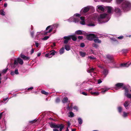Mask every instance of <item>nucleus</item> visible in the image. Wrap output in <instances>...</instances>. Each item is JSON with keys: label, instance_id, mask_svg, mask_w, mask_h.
<instances>
[{"label": "nucleus", "instance_id": "f257e3e1", "mask_svg": "<svg viewBox=\"0 0 131 131\" xmlns=\"http://www.w3.org/2000/svg\"><path fill=\"white\" fill-rule=\"evenodd\" d=\"M105 8L108 14L103 13L98 15L96 14L94 15L92 19L95 21L97 20L100 24L104 23L107 22L110 18V15L113 13V8L110 6H106Z\"/></svg>", "mask_w": 131, "mask_h": 131}, {"label": "nucleus", "instance_id": "f03ea898", "mask_svg": "<svg viewBox=\"0 0 131 131\" xmlns=\"http://www.w3.org/2000/svg\"><path fill=\"white\" fill-rule=\"evenodd\" d=\"M131 7L130 3L126 0H124L123 2V4L121 5L122 9L124 11L126 12L129 10Z\"/></svg>", "mask_w": 131, "mask_h": 131}, {"label": "nucleus", "instance_id": "7ed1b4c3", "mask_svg": "<svg viewBox=\"0 0 131 131\" xmlns=\"http://www.w3.org/2000/svg\"><path fill=\"white\" fill-rule=\"evenodd\" d=\"M59 25L57 24H54L53 25L49 26L47 27L46 29L47 31H44L43 34L44 35H46L48 33L50 32L54 29L58 27Z\"/></svg>", "mask_w": 131, "mask_h": 131}, {"label": "nucleus", "instance_id": "20e7f679", "mask_svg": "<svg viewBox=\"0 0 131 131\" xmlns=\"http://www.w3.org/2000/svg\"><path fill=\"white\" fill-rule=\"evenodd\" d=\"M18 63L22 65L23 63V61L22 59L19 58L16 59H15L14 61V64H11L12 68H15L16 66L18 65Z\"/></svg>", "mask_w": 131, "mask_h": 131}, {"label": "nucleus", "instance_id": "39448f33", "mask_svg": "<svg viewBox=\"0 0 131 131\" xmlns=\"http://www.w3.org/2000/svg\"><path fill=\"white\" fill-rule=\"evenodd\" d=\"M50 127L52 128H59L60 131H62L64 127V126L62 124H56L54 123H51L50 124Z\"/></svg>", "mask_w": 131, "mask_h": 131}, {"label": "nucleus", "instance_id": "423d86ee", "mask_svg": "<svg viewBox=\"0 0 131 131\" xmlns=\"http://www.w3.org/2000/svg\"><path fill=\"white\" fill-rule=\"evenodd\" d=\"M79 20V17H74L73 16L70 17L68 20L70 22H73L76 23L78 22Z\"/></svg>", "mask_w": 131, "mask_h": 131}, {"label": "nucleus", "instance_id": "0eeeda50", "mask_svg": "<svg viewBox=\"0 0 131 131\" xmlns=\"http://www.w3.org/2000/svg\"><path fill=\"white\" fill-rule=\"evenodd\" d=\"M56 52L54 50H52L49 53L46 54L45 56L46 57L50 58L52 57V56L54 55Z\"/></svg>", "mask_w": 131, "mask_h": 131}, {"label": "nucleus", "instance_id": "6e6552de", "mask_svg": "<svg viewBox=\"0 0 131 131\" xmlns=\"http://www.w3.org/2000/svg\"><path fill=\"white\" fill-rule=\"evenodd\" d=\"M86 36H87V39L90 40H92L93 38L96 37V36L93 34H86Z\"/></svg>", "mask_w": 131, "mask_h": 131}, {"label": "nucleus", "instance_id": "1a4fd4ad", "mask_svg": "<svg viewBox=\"0 0 131 131\" xmlns=\"http://www.w3.org/2000/svg\"><path fill=\"white\" fill-rule=\"evenodd\" d=\"M96 10L97 11L99 12L100 11H104L105 8L103 5H98L97 6Z\"/></svg>", "mask_w": 131, "mask_h": 131}, {"label": "nucleus", "instance_id": "9d476101", "mask_svg": "<svg viewBox=\"0 0 131 131\" xmlns=\"http://www.w3.org/2000/svg\"><path fill=\"white\" fill-rule=\"evenodd\" d=\"M115 15L117 17L120 16L121 14L120 9L118 8H116L115 10Z\"/></svg>", "mask_w": 131, "mask_h": 131}, {"label": "nucleus", "instance_id": "9b49d317", "mask_svg": "<svg viewBox=\"0 0 131 131\" xmlns=\"http://www.w3.org/2000/svg\"><path fill=\"white\" fill-rule=\"evenodd\" d=\"M86 25L90 27L94 26L95 25V23L92 19L88 20Z\"/></svg>", "mask_w": 131, "mask_h": 131}, {"label": "nucleus", "instance_id": "f8f14e48", "mask_svg": "<svg viewBox=\"0 0 131 131\" xmlns=\"http://www.w3.org/2000/svg\"><path fill=\"white\" fill-rule=\"evenodd\" d=\"M106 57L107 60V61H105L106 63L112 62L113 61V58L112 56L110 55H107L106 56Z\"/></svg>", "mask_w": 131, "mask_h": 131}, {"label": "nucleus", "instance_id": "ddd939ff", "mask_svg": "<svg viewBox=\"0 0 131 131\" xmlns=\"http://www.w3.org/2000/svg\"><path fill=\"white\" fill-rule=\"evenodd\" d=\"M94 69L93 68H92L90 69L88 71V72L89 73H91V75L92 76H95L96 75V73L94 72Z\"/></svg>", "mask_w": 131, "mask_h": 131}, {"label": "nucleus", "instance_id": "4468645a", "mask_svg": "<svg viewBox=\"0 0 131 131\" xmlns=\"http://www.w3.org/2000/svg\"><path fill=\"white\" fill-rule=\"evenodd\" d=\"M124 84L123 83H119L116 84L115 85L116 86L115 88L116 89H118L122 87H124L123 86Z\"/></svg>", "mask_w": 131, "mask_h": 131}, {"label": "nucleus", "instance_id": "2eb2a0df", "mask_svg": "<svg viewBox=\"0 0 131 131\" xmlns=\"http://www.w3.org/2000/svg\"><path fill=\"white\" fill-rule=\"evenodd\" d=\"M90 7L89 6L84 8L82 9L80 11L81 14H83V13H85L87 12L89 9Z\"/></svg>", "mask_w": 131, "mask_h": 131}, {"label": "nucleus", "instance_id": "dca6fc26", "mask_svg": "<svg viewBox=\"0 0 131 131\" xmlns=\"http://www.w3.org/2000/svg\"><path fill=\"white\" fill-rule=\"evenodd\" d=\"M124 106L126 109H127L129 108L130 105L128 101H126L124 104Z\"/></svg>", "mask_w": 131, "mask_h": 131}, {"label": "nucleus", "instance_id": "f3484780", "mask_svg": "<svg viewBox=\"0 0 131 131\" xmlns=\"http://www.w3.org/2000/svg\"><path fill=\"white\" fill-rule=\"evenodd\" d=\"M65 39L64 41V43L67 44L68 41L70 40V38L69 37V36H64L63 38Z\"/></svg>", "mask_w": 131, "mask_h": 131}, {"label": "nucleus", "instance_id": "a211bd4d", "mask_svg": "<svg viewBox=\"0 0 131 131\" xmlns=\"http://www.w3.org/2000/svg\"><path fill=\"white\" fill-rule=\"evenodd\" d=\"M125 95L126 97L128 98H131V94L128 93V91L127 89H125Z\"/></svg>", "mask_w": 131, "mask_h": 131}, {"label": "nucleus", "instance_id": "6ab92c4d", "mask_svg": "<svg viewBox=\"0 0 131 131\" xmlns=\"http://www.w3.org/2000/svg\"><path fill=\"white\" fill-rule=\"evenodd\" d=\"M131 64L128 62L125 63H122L120 65V67H128Z\"/></svg>", "mask_w": 131, "mask_h": 131}, {"label": "nucleus", "instance_id": "aec40b11", "mask_svg": "<svg viewBox=\"0 0 131 131\" xmlns=\"http://www.w3.org/2000/svg\"><path fill=\"white\" fill-rule=\"evenodd\" d=\"M75 33L78 35H82L85 34V32L81 30H78L76 31Z\"/></svg>", "mask_w": 131, "mask_h": 131}, {"label": "nucleus", "instance_id": "412c9836", "mask_svg": "<svg viewBox=\"0 0 131 131\" xmlns=\"http://www.w3.org/2000/svg\"><path fill=\"white\" fill-rule=\"evenodd\" d=\"M20 57L22 58L24 60H28L29 59V58L28 57H27L25 55L21 54L20 55Z\"/></svg>", "mask_w": 131, "mask_h": 131}, {"label": "nucleus", "instance_id": "4be33fe9", "mask_svg": "<svg viewBox=\"0 0 131 131\" xmlns=\"http://www.w3.org/2000/svg\"><path fill=\"white\" fill-rule=\"evenodd\" d=\"M108 73V70L107 69H104L102 71V74L105 76H106L107 74Z\"/></svg>", "mask_w": 131, "mask_h": 131}, {"label": "nucleus", "instance_id": "5701e85b", "mask_svg": "<svg viewBox=\"0 0 131 131\" xmlns=\"http://www.w3.org/2000/svg\"><path fill=\"white\" fill-rule=\"evenodd\" d=\"M80 19L81 20V21L80 22V23L82 25H85L84 18L83 17H81Z\"/></svg>", "mask_w": 131, "mask_h": 131}, {"label": "nucleus", "instance_id": "b1692460", "mask_svg": "<svg viewBox=\"0 0 131 131\" xmlns=\"http://www.w3.org/2000/svg\"><path fill=\"white\" fill-rule=\"evenodd\" d=\"M69 37L70 38V40L72 39L74 41H75L77 39V38L74 35H71L69 36Z\"/></svg>", "mask_w": 131, "mask_h": 131}, {"label": "nucleus", "instance_id": "393cba45", "mask_svg": "<svg viewBox=\"0 0 131 131\" xmlns=\"http://www.w3.org/2000/svg\"><path fill=\"white\" fill-rule=\"evenodd\" d=\"M64 48L63 47L61 48L59 51V53L60 54H63L64 52Z\"/></svg>", "mask_w": 131, "mask_h": 131}, {"label": "nucleus", "instance_id": "a878e982", "mask_svg": "<svg viewBox=\"0 0 131 131\" xmlns=\"http://www.w3.org/2000/svg\"><path fill=\"white\" fill-rule=\"evenodd\" d=\"M90 93L92 95L94 96L98 95L99 94V93L98 92H91Z\"/></svg>", "mask_w": 131, "mask_h": 131}, {"label": "nucleus", "instance_id": "bb28decb", "mask_svg": "<svg viewBox=\"0 0 131 131\" xmlns=\"http://www.w3.org/2000/svg\"><path fill=\"white\" fill-rule=\"evenodd\" d=\"M79 53L80 55L82 57H84L86 54V53L85 52H83L81 51Z\"/></svg>", "mask_w": 131, "mask_h": 131}, {"label": "nucleus", "instance_id": "cd10ccee", "mask_svg": "<svg viewBox=\"0 0 131 131\" xmlns=\"http://www.w3.org/2000/svg\"><path fill=\"white\" fill-rule=\"evenodd\" d=\"M65 48L66 50L67 51H69L70 49V47L68 45H65Z\"/></svg>", "mask_w": 131, "mask_h": 131}, {"label": "nucleus", "instance_id": "c85d7f7f", "mask_svg": "<svg viewBox=\"0 0 131 131\" xmlns=\"http://www.w3.org/2000/svg\"><path fill=\"white\" fill-rule=\"evenodd\" d=\"M78 121L79 124L80 125H81L82 124L83 121L81 118H78Z\"/></svg>", "mask_w": 131, "mask_h": 131}, {"label": "nucleus", "instance_id": "c756f323", "mask_svg": "<svg viewBox=\"0 0 131 131\" xmlns=\"http://www.w3.org/2000/svg\"><path fill=\"white\" fill-rule=\"evenodd\" d=\"M68 98L67 97H64L62 100V102L63 103H65L67 102L68 101Z\"/></svg>", "mask_w": 131, "mask_h": 131}, {"label": "nucleus", "instance_id": "7c9ffc66", "mask_svg": "<svg viewBox=\"0 0 131 131\" xmlns=\"http://www.w3.org/2000/svg\"><path fill=\"white\" fill-rule=\"evenodd\" d=\"M128 113L124 112H123V114L122 115V116L124 117H125L127 116Z\"/></svg>", "mask_w": 131, "mask_h": 131}, {"label": "nucleus", "instance_id": "2f4dec72", "mask_svg": "<svg viewBox=\"0 0 131 131\" xmlns=\"http://www.w3.org/2000/svg\"><path fill=\"white\" fill-rule=\"evenodd\" d=\"M94 41L96 43H101V40L98 39H94Z\"/></svg>", "mask_w": 131, "mask_h": 131}, {"label": "nucleus", "instance_id": "473e14b6", "mask_svg": "<svg viewBox=\"0 0 131 131\" xmlns=\"http://www.w3.org/2000/svg\"><path fill=\"white\" fill-rule=\"evenodd\" d=\"M69 115H68L70 117H72L74 116V114L73 113L71 112H70L69 113Z\"/></svg>", "mask_w": 131, "mask_h": 131}, {"label": "nucleus", "instance_id": "72a5a7b5", "mask_svg": "<svg viewBox=\"0 0 131 131\" xmlns=\"http://www.w3.org/2000/svg\"><path fill=\"white\" fill-rule=\"evenodd\" d=\"M118 110L119 113H121L122 112V108L121 107L119 106L118 107Z\"/></svg>", "mask_w": 131, "mask_h": 131}, {"label": "nucleus", "instance_id": "f704fd0d", "mask_svg": "<svg viewBox=\"0 0 131 131\" xmlns=\"http://www.w3.org/2000/svg\"><path fill=\"white\" fill-rule=\"evenodd\" d=\"M41 93L43 94H45L46 95L48 94V93L47 92H46L45 91L42 90L41 91Z\"/></svg>", "mask_w": 131, "mask_h": 131}, {"label": "nucleus", "instance_id": "c9c22d12", "mask_svg": "<svg viewBox=\"0 0 131 131\" xmlns=\"http://www.w3.org/2000/svg\"><path fill=\"white\" fill-rule=\"evenodd\" d=\"M67 109L69 111H71L72 110V106H71L70 107H69L68 105L67 107Z\"/></svg>", "mask_w": 131, "mask_h": 131}, {"label": "nucleus", "instance_id": "e433bc0d", "mask_svg": "<svg viewBox=\"0 0 131 131\" xmlns=\"http://www.w3.org/2000/svg\"><path fill=\"white\" fill-rule=\"evenodd\" d=\"M0 14L3 16L5 15V12L2 10H0Z\"/></svg>", "mask_w": 131, "mask_h": 131}, {"label": "nucleus", "instance_id": "4c0bfd02", "mask_svg": "<svg viewBox=\"0 0 131 131\" xmlns=\"http://www.w3.org/2000/svg\"><path fill=\"white\" fill-rule=\"evenodd\" d=\"M109 89V88H106L105 90L102 91L101 92V93H102L104 94Z\"/></svg>", "mask_w": 131, "mask_h": 131}, {"label": "nucleus", "instance_id": "58836bf2", "mask_svg": "<svg viewBox=\"0 0 131 131\" xmlns=\"http://www.w3.org/2000/svg\"><path fill=\"white\" fill-rule=\"evenodd\" d=\"M49 37V36H46L42 38V39L43 40H46Z\"/></svg>", "mask_w": 131, "mask_h": 131}, {"label": "nucleus", "instance_id": "ea45409f", "mask_svg": "<svg viewBox=\"0 0 131 131\" xmlns=\"http://www.w3.org/2000/svg\"><path fill=\"white\" fill-rule=\"evenodd\" d=\"M93 46L94 47L97 48L98 46V45L95 43H93Z\"/></svg>", "mask_w": 131, "mask_h": 131}, {"label": "nucleus", "instance_id": "a19ab883", "mask_svg": "<svg viewBox=\"0 0 131 131\" xmlns=\"http://www.w3.org/2000/svg\"><path fill=\"white\" fill-rule=\"evenodd\" d=\"M15 74H19V72L18 71V70L17 69H16L14 71Z\"/></svg>", "mask_w": 131, "mask_h": 131}, {"label": "nucleus", "instance_id": "79ce46f5", "mask_svg": "<svg viewBox=\"0 0 131 131\" xmlns=\"http://www.w3.org/2000/svg\"><path fill=\"white\" fill-rule=\"evenodd\" d=\"M43 32L42 31V32H37V34L36 35V38L39 37V36H38V35L39 34H40V33H42Z\"/></svg>", "mask_w": 131, "mask_h": 131}, {"label": "nucleus", "instance_id": "37998d69", "mask_svg": "<svg viewBox=\"0 0 131 131\" xmlns=\"http://www.w3.org/2000/svg\"><path fill=\"white\" fill-rule=\"evenodd\" d=\"M73 108L74 110H76V111H78V107L77 106H74L73 107Z\"/></svg>", "mask_w": 131, "mask_h": 131}, {"label": "nucleus", "instance_id": "c03bdc74", "mask_svg": "<svg viewBox=\"0 0 131 131\" xmlns=\"http://www.w3.org/2000/svg\"><path fill=\"white\" fill-rule=\"evenodd\" d=\"M80 16V14L77 13L74 14V17L75 16L76 17H79Z\"/></svg>", "mask_w": 131, "mask_h": 131}, {"label": "nucleus", "instance_id": "a18cd8bd", "mask_svg": "<svg viewBox=\"0 0 131 131\" xmlns=\"http://www.w3.org/2000/svg\"><path fill=\"white\" fill-rule=\"evenodd\" d=\"M7 70V69H4L3 70V72L4 73H6Z\"/></svg>", "mask_w": 131, "mask_h": 131}, {"label": "nucleus", "instance_id": "49530a36", "mask_svg": "<svg viewBox=\"0 0 131 131\" xmlns=\"http://www.w3.org/2000/svg\"><path fill=\"white\" fill-rule=\"evenodd\" d=\"M88 58L90 59H95V58L91 56H89L88 57Z\"/></svg>", "mask_w": 131, "mask_h": 131}, {"label": "nucleus", "instance_id": "de8ad7c7", "mask_svg": "<svg viewBox=\"0 0 131 131\" xmlns=\"http://www.w3.org/2000/svg\"><path fill=\"white\" fill-rule=\"evenodd\" d=\"M32 37H34V32L33 31L31 32L30 33Z\"/></svg>", "mask_w": 131, "mask_h": 131}, {"label": "nucleus", "instance_id": "09e8293b", "mask_svg": "<svg viewBox=\"0 0 131 131\" xmlns=\"http://www.w3.org/2000/svg\"><path fill=\"white\" fill-rule=\"evenodd\" d=\"M98 67L99 68H101L102 69H104V67L102 65H99L98 66Z\"/></svg>", "mask_w": 131, "mask_h": 131}, {"label": "nucleus", "instance_id": "8fccbe9b", "mask_svg": "<svg viewBox=\"0 0 131 131\" xmlns=\"http://www.w3.org/2000/svg\"><path fill=\"white\" fill-rule=\"evenodd\" d=\"M85 46V45L84 43H82L81 44L80 47H83Z\"/></svg>", "mask_w": 131, "mask_h": 131}, {"label": "nucleus", "instance_id": "3c124183", "mask_svg": "<svg viewBox=\"0 0 131 131\" xmlns=\"http://www.w3.org/2000/svg\"><path fill=\"white\" fill-rule=\"evenodd\" d=\"M78 39L79 40H81L83 39V37L82 36H79L78 37Z\"/></svg>", "mask_w": 131, "mask_h": 131}, {"label": "nucleus", "instance_id": "603ef678", "mask_svg": "<svg viewBox=\"0 0 131 131\" xmlns=\"http://www.w3.org/2000/svg\"><path fill=\"white\" fill-rule=\"evenodd\" d=\"M35 46H36V47H37L39 46V44L37 42H35Z\"/></svg>", "mask_w": 131, "mask_h": 131}, {"label": "nucleus", "instance_id": "864d4df0", "mask_svg": "<svg viewBox=\"0 0 131 131\" xmlns=\"http://www.w3.org/2000/svg\"><path fill=\"white\" fill-rule=\"evenodd\" d=\"M15 72L13 71H11L10 72V74L12 75H14L15 74Z\"/></svg>", "mask_w": 131, "mask_h": 131}, {"label": "nucleus", "instance_id": "5fc2aeb1", "mask_svg": "<svg viewBox=\"0 0 131 131\" xmlns=\"http://www.w3.org/2000/svg\"><path fill=\"white\" fill-rule=\"evenodd\" d=\"M60 101V100L58 98H57L56 100V102H59Z\"/></svg>", "mask_w": 131, "mask_h": 131}, {"label": "nucleus", "instance_id": "6e6d98bb", "mask_svg": "<svg viewBox=\"0 0 131 131\" xmlns=\"http://www.w3.org/2000/svg\"><path fill=\"white\" fill-rule=\"evenodd\" d=\"M102 82V81L100 80H99L97 81V83L98 84H100Z\"/></svg>", "mask_w": 131, "mask_h": 131}, {"label": "nucleus", "instance_id": "4d7b16f0", "mask_svg": "<svg viewBox=\"0 0 131 131\" xmlns=\"http://www.w3.org/2000/svg\"><path fill=\"white\" fill-rule=\"evenodd\" d=\"M36 120H34L33 121H32L30 122L32 123H35V122H36Z\"/></svg>", "mask_w": 131, "mask_h": 131}, {"label": "nucleus", "instance_id": "13d9d810", "mask_svg": "<svg viewBox=\"0 0 131 131\" xmlns=\"http://www.w3.org/2000/svg\"><path fill=\"white\" fill-rule=\"evenodd\" d=\"M82 94H83V95H87V94L85 93L84 92H82Z\"/></svg>", "mask_w": 131, "mask_h": 131}, {"label": "nucleus", "instance_id": "bf43d9fd", "mask_svg": "<svg viewBox=\"0 0 131 131\" xmlns=\"http://www.w3.org/2000/svg\"><path fill=\"white\" fill-rule=\"evenodd\" d=\"M123 36H120L118 37V38L119 39H122L123 38Z\"/></svg>", "mask_w": 131, "mask_h": 131}, {"label": "nucleus", "instance_id": "052dcab7", "mask_svg": "<svg viewBox=\"0 0 131 131\" xmlns=\"http://www.w3.org/2000/svg\"><path fill=\"white\" fill-rule=\"evenodd\" d=\"M33 88V87H30L29 88H28L27 89V90H32Z\"/></svg>", "mask_w": 131, "mask_h": 131}, {"label": "nucleus", "instance_id": "680f3d73", "mask_svg": "<svg viewBox=\"0 0 131 131\" xmlns=\"http://www.w3.org/2000/svg\"><path fill=\"white\" fill-rule=\"evenodd\" d=\"M34 50L33 49H32L31 51V54H32L34 52Z\"/></svg>", "mask_w": 131, "mask_h": 131}, {"label": "nucleus", "instance_id": "e2e57ef3", "mask_svg": "<svg viewBox=\"0 0 131 131\" xmlns=\"http://www.w3.org/2000/svg\"><path fill=\"white\" fill-rule=\"evenodd\" d=\"M6 122L5 121V120H4L3 121V123L5 125V127H6V126H5V125H6V123H5Z\"/></svg>", "mask_w": 131, "mask_h": 131}, {"label": "nucleus", "instance_id": "0e129e2a", "mask_svg": "<svg viewBox=\"0 0 131 131\" xmlns=\"http://www.w3.org/2000/svg\"><path fill=\"white\" fill-rule=\"evenodd\" d=\"M53 131H59L58 129H57L55 128L53 129Z\"/></svg>", "mask_w": 131, "mask_h": 131}, {"label": "nucleus", "instance_id": "69168bd1", "mask_svg": "<svg viewBox=\"0 0 131 131\" xmlns=\"http://www.w3.org/2000/svg\"><path fill=\"white\" fill-rule=\"evenodd\" d=\"M67 124H68V125L69 126H70V125H71V124H70V122H67Z\"/></svg>", "mask_w": 131, "mask_h": 131}, {"label": "nucleus", "instance_id": "338daca9", "mask_svg": "<svg viewBox=\"0 0 131 131\" xmlns=\"http://www.w3.org/2000/svg\"><path fill=\"white\" fill-rule=\"evenodd\" d=\"M41 53H39L37 54V56L38 57L40 56L41 55Z\"/></svg>", "mask_w": 131, "mask_h": 131}, {"label": "nucleus", "instance_id": "774afa93", "mask_svg": "<svg viewBox=\"0 0 131 131\" xmlns=\"http://www.w3.org/2000/svg\"><path fill=\"white\" fill-rule=\"evenodd\" d=\"M7 4L6 3H5L4 4V6L5 7H7Z\"/></svg>", "mask_w": 131, "mask_h": 131}]
</instances>
